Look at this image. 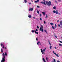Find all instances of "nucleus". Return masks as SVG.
Returning <instances> with one entry per match:
<instances>
[{"mask_svg": "<svg viewBox=\"0 0 62 62\" xmlns=\"http://www.w3.org/2000/svg\"><path fill=\"white\" fill-rule=\"evenodd\" d=\"M45 2L46 5L47 6H48L49 7H50V6L51 5V3L52 2H51V1H49L48 2L47 1H46Z\"/></svg>", "mask_w": 62, "mask_h": 62, "instance_id": "obj_1", "label": "nucleus"}, {"mask_svg": "<svg viewBox=\"0 0 62 62\" xmlns=\"http://www.w3.org/2000/svg\"><path fill=\"white\" fill-rule=\"evenodd\" d=\"M41 27L39 29V30L41 31V32H42L43 31V27L42 25H41Z\"/></svg>", "mask_w": 62, "mask_h": 62, "instance_id": "obj_2", "label": "nucleus"}, {"mask_svg": "<svg viewBox=\"0 0 62 62\" xmlns=\"http://www.w3.org/2000/svg\"><path fill=\"white\" fill-rule=\"evenodd\" d=\"M43 1L41 2L40 3L41 4H43V5H45V6H46V3H45V0H43Z\"/></svg>", "mask_w": 62, "mask_h": 62, "instance_id": "obj_3", "label": "nucleus"}, {"mask_svg": "<svg viewBox=\"0 0 62 62\" xmlns=\"http://www.w3.org/2000/svg\"><path fill=\"white\" fill-rule=\"evenodd\" d=\"M5 59H4V58H2V59L1 60V62H5Z\"/></svg>", "mask_w": 62, "mask_h": 62, "instance_id": "obj_4", "label": "nucleus"}, {"mask_svg": "<svg viewBox=\"0 0 62 62\" xmlns=\"http://www.w3.org/2000/svg\"><path fill=\"white\" fill-rule=\"evenodd\" d=\"M41 52L42 54H44V52H43V50H42V49H41Z\"/></svg>", "mask_w": 62, "mask_h": 62, "instance_id": "obj_5", "label": "nucleus"}, {"mask_svg": "<svg viewBox=\"0 0 62 62\" xmlns=\"http://www.w3.org/2000/svg\"><path fill=\"white\" fill-rule=\"evenodd\" d=\"M42 13L44 15H45V13L44 12H42Z\"/></svg>", "mask_w": 62, "mask_h": 62, "instance_id": "obj_6", "label": "nucleus"}, {"mask_svg": "<svg viewBox=\"0 0 62 62\" xmlns=\"http://www.w3.org/2000/svg\"><path fill=\"white\" fill-rule=\"evenodd\" d=\"M60 25H62V21H61L60 22Z\"/></svg>", "mask_w": 62, "mask_h": 62, "instance_id": "obj_7", "label": "nucleus"}, {"mask_svg": "<svg viewBox=\"0 0 62 62\" xmlns=\"http://www.w3.org/2000/svg\"><path fill=\"white\" fill-rule=\"evenodd\" d=\"M55 55H56V56H57V57H59V56H58V55L57 54H55Z\"/></svg>", "mask_w": 62, "mask_h": 62, "instance_id": "obj_8", "label": "nucleus"}, {"mask_svg": "<svg viewBox=\"0 0 62 62\" xmlns=\"http://www.w3.org/2000/svg\"><path fill=\"white\" fill-rule=\"evenodd\" d=\"M28 17H29V18H31V15H29Z\"/></svg>", "mask_w": 62, "mask_h": 62, "instance_id": "obj_9", "label": "nucleus"}, {"mask_svg": "<svg viewBox=\"0 0 62 62\" xmlns=\"http://www.w3.org/2000/svg\"><path fill=\"white\" fill-rule=\"evenodd\" d=\"M56 14H57V15L58 14V11H57V10L56 11Z\"/></svg>", "mask_w": 62, "mask_h": 62, "instance_id": "obj_10", "label": "nucleus"}, {"mask_svg": "<svg viewBox=\"0 0 62 62\" xmlns=\"http://www.w3.org/2000/svg\"><path fill=\"white\" fill-rule=\"evenodd\" d=\"M52 27L53 29H54V27L53 26H52Z\"/></svg>", "mask_w": 62, "mask_h": 62, "instance_id": "obj_11", "label": "nucleus"}, {"mask_svg": "<svg viewBox=\"0 0 62 62\" xmlns=\"http://www.w3.org/2000/svg\"><path fill=\"white\" fill-rule=\"evenodd\" d=\"M35 34H39V33L38 32H37V31H35Z\"/></svg>", "mask_w": 62, "mask_h": 62, "instance_id": "obj_12", "label": "nucleus"}, {"mask_svg": "<svg viewBox=\"0 0 62 62\" xmlns=\"http://www.w3.org/2000/svg\"><path fill=\"white\" fill-rule=\"evenodd\" d=\"M5 55H6V56H7V52H6L5 53Z\"/></svg>", "mask_w": 62, "mask_h": 62, "instance_id": "obj_13", "label": "nucleus"}, {"mask_svg": "<svg viewBox=\"0 0 62 62\" xmlns=\"http://www.w3.org/2000/svg\"><path fill=\"white\" fill-rule=\"evenodd\" d=\"M52 46H50L49 48L50 49H52Z\"/></svg>", "mask_w": 62, "mask_h": 62, "instance_id": "obj_14", "label": "nucleus"}, {"mask_svg": "<svg viewBox=\"0 0 62 62\" xmlns=\"http://www.w3.org/2000/svg\"><path fill=\"white\" fill-rule=\"evenodd\" d=\"M1 53H3V49H1Z\"/></svg>", "mask_w": 62, "mask_h": 62, "instance_id": "obj_15", "label": "nucleus"}, {"mask_svg": "<svg viewBox=\"0 0 62 62\" xmlns=\"http://www.w3.org/2000/svg\"><path fill=\"white\" fill-rule=\"evenodd\" d=\"M59 46H62V44H59Z\"/></svg>", "mask_w": 62, "mask_h": 62, "instance_id": "obj_16", "label": "nucleus"}, {"mask_svg": "<svg viewBox=\"0 0 62 62\" xmlns=\"http://www.w3.org/2000/svg\"><path fill=\"white\" fill-rule=\"evenodd\" d=\"M50 24L51 25H54V23H50Z\"/></svg>", "mask_w": 62, "mask_h": 62, "instance_id": "obj_17", "label": "nucleus"}, {"mask_svg": "<svg viewBox=\"0 0 62 62\" xmlns=\"http://www.w3.org/2000/svg\"><path fill=\"white\" fill-rule=\"evenodd\" d=\"M35 32V30H32V33H34Z\"/></svg>", "mask_w": 62, "mask_h": 62, "instance_id": "obj_18", "label": "nucleus"}, {"mask_svg": "<svg viewBox=\"0 0 62 62\" xmlns=\"http://www.w3.org/2000/svg\"><path fill=\"white\" fill-rule=\"evenodd\" d=\"M24 2H25L26 3H27V1H26V0H25L24 1Z\"/></svg>", "mask_w": 62, "mask_h": 62, "instance_id": "obj_19", "label": "nucleus"}, {"mask_svg": "<svg viewBox=\"0 0 62 62\" xmlns=\"http://www.w3.org/2000/svg\"><path fill=\"white\" fill-rule=\"evenodd\" d=\"M53 12L54 13H56V11H55V10H54L53 11Z\"/></svg>", "mask_w": 62, "mask_h": 62, "instance_id": "obj_20", "label": "nucleus"}, {"mask_svg": "<svg viewBox=\"0 0 62 62\" xmlns=\"http://www.w3.org/2000/svg\"><path fill=\"white\" fill-rule=\"evenodd\" d=\"M55 28H56V26H57L56 24H55Z\"/></svg>", "mask_w": 62, "mask_h": 62, "instance_id": "obj_21", "label": "nucleus"}, {"mask_svg": "<svg viewBox=\"0 0 62 62\" xmlns=\"http://www.w3.org/2000/svg\"><path fill=\"white\" fill-rule=\"evenodd\" d=\"M38 29H36V31H35V32H37V31H38Z\"/></svg>", "mask_w": 62, "mask_h": 62, "instance_id": "obj_22", "label": "nucleus"}, {"mask_svg": "<svg viewBox=\"0 0 62 62\" xmlns=\"http://www.w3.org/2000/svg\"><path fill=\"white\" fill-rule=\"evenodd\" d=\"M53 8H54V9H55V8H56V7H54Z\"/></svg>", "mask_w": 62, "mask_h": 62, "instance_id": "obj_23", "label": "nucleus"}, {"mask_svg": "<svg viewBox=\"0 0 62 62\" xmlns=\"http://www.w3.org/2000/svg\"><path fill=\"white\" fill-rule=\"evenodd\" d=\"M50 45H51V44H50V42L49 41H48Z\"/></svg>", "mask_w": 62, "mask_h": 62, "instance_id": "obj_24", "label": "nucleus"}, {"mask_svg": "<svg viewBox=\"0 0 62 62\" xmlns=\"http://www.w3.org/2000/svg\"><path fill=\"white\" fill-rule=\"evenodd\" d=\"M37 12L38 14H39V10H37Z\"/></svg>", "mask_w": 62, "mask_h": 62, "instance_id": "obj_25", "label": "nucleus"}, {"mask_svg": "<svg viewBox=\"0 0 62 62\" xmlns=\"http://www.w3.org/2000/svg\"><path fill=\"white\" fill-rule=\"evenodd\" d=\"M46 60L47 61H48V57H46Z\"/></svg>", "mask_w": 62, "mask_h": 62, "instance_id": "obj_26", "label": "nucleus"}, {"mask_svg": "<svg viewBox=\"0 0 62 62\" xmlns=\"http://www.w3.org/2000/svg\"><path fill=\"white\" fill-rule=\"evenodd\" d=\"M37 8H40V7L38 6H37Z\"/></svg>", "mask_w": 62, "mask_h": 62, "instance_id": "obj_27", "label": "nucleus"}, {"mask_svg": "<svg viewBox=\"0 0 62 62\" xmlns=\"http://www.w3.org/2000/svg\"><path fill=\"white\" fill-rule=\"evenodd\" d=\"M37 28H38V29H39V26H37Z\"/></svg>", "mask_w": 62, "mask_h": 62, "instance_id": "obj_28", "label": "nucleus"}, {"mask_svg": "<svg viewBox=\"0 0 62 62\" xmlns=\"http://www.w3.org/2000/svg\"><path fill=\"white\" fill-rule=\"evenodd\" d=\"M33 8H31V11H33Z\"/></svg>", "mask_w": 62, "mask_h": 62, "instance_id": "obj_29", "label": "nucleus"}, {"mask_svg": "<svg viewBox=\"0 0 62 62\" xmlns=\"http://www.w3.org/2000/svg\"><path fill=\"white\" fill-rule=\"evenodd\" d=\"M4 48L5 49H6V50H7V48L6 47H5Z\"/></svg>", "mask_w": 62, "mask_h": 62, "instance_id": "obj_30", "label": "nucleus"}, {"mask_svg": "<svg viewBox=\"0 0 62 62\" xmlns=\"http://www.w3.org/2000/svg\"><path fill=\"white\" fill-rule=\"evenodd\" d=\"M46 18H48V16H47V15H46Z\"/></svg>", "mask_w": 62, "mask_h": 62, "instance_id": "obj_31", "label": "nucleus"}, {"mask_svg": "<svg viewBox=\"0 0 62 62\" xmlns=\"http://www.w3.org/2000/svg\"><path fill=\"white\" fill-rule=\"evenodd\" d=\"M0 45L1 46H3V44H2V43Z\"/></svg>", "mask_w": 62, "mask_h": 62, "instance_id": "obj_32", "label": "nucleus"}, {"mask_svg": "<svg viewBox=\"0 0 62 62\" xmlns=\"http://www.w3.org/2000/svg\"><path fill=\"white\" fill-rule=\"evenodd\" d=\"M35 3H38V1H35Z\"/></svg>", "mask_w": 62, "mask_h": 62, "instance_id": "obj_33", "label": "nucleus"}, {"mask_svg": "<svg viewBox=\"0 0 62 62\" xmlns=\"http://www.w3.org/2000/svg\"><path fill=\"white\" fill-rule=\"evenodd\" d=\"M58 2H61V0H58Z\"/></svg>", "mask_w": 62, "mask_h": 62, "instance_id": "obj_34", "label": "nucleus"}, {"mask_svg": "<svg viewBox=\"0 0 62 62\" xmlns=\"http://www.w3.org/2000/svg\"><path fill=\"white\" fill-rule=\"evenodd\" d=\"M2 55L3 56H5V54H4V53H3L2 54Z\"/></svg>", "mask_w": 62, "mask_h": 62, "instance_id": "obj_35", "label": "nucleus"}, {"mask_svg": "<svg viewBox=\"0 0 62 62\" xmlns=\"http://www.w3.org/2000/svg\"><path fill=\"white\" fill-rule=\"evenodd\" d=\"M58 26H59V27H60V25L59 24H58Z\"/></svg>", "mask_w": 62, "mask_h": 62, "instance_id": "obj_36", "label": "nucleus"}, {"mask_svg": "<svg viewBox=\"0 0 62 62\" xmlns=\"http://www.w3.org/2000/svg\"><path fill=\"white\" fill-rule=\"evenodd\" d=\"M59 42H60V43H62V42L61 41H59Z\"/></svg>", "mask_w": 62, "mask_h": 62, "instance_id": "obj_37", "label": "nucleus"}, {"mask_svg": "<svg viewBox=\"0 0 62 62\" xmlns=\"http://www.w3.org/2000/svg\"><path fill=\"white\" fill-rule=\"evenodd\" d=\"M53 52L54 54H56L55 53H54V51H53Z\"/></svg>", "mask_w": 62, "mask_h": 62, "instance_id": "obj_38", "label": "nucleus"}, {"mask_svg": "<svg viewBox=\"0 0 62 62\" xmlns=\"http://www.w3.org/2000/svg\"><path fill=\"white\" fill-rule=\"evenodd\" d=\"M5 56H3V57H4L2 58H4V59H5Z\"/></svg>", "mask_w": 62, "mask_h": 62, "instance_id": "obj_39", "label": "nucleus"}, {"mask_svg": "<svg viewBox=\"0 0 62 62\" xmlns=\"http://www.w3.org/2000/svg\"><path fill=\"white\" fill-rule=\"evenodd\" d=\"M31 8H30V9H29V11H31Z\"/></svg>", "mask_w": 62, "mask_h": 62, "instance_id": "obj_40", "label": "nucleus"}, {"mask_svg": "<svg viewBox=\"0 0 62 62\" xmlns=\"http://www.w3.org/2000/svg\"><path fill=\"white\" fill-rule=\"evenodd\" d=\"M45 49H44L43 50V51L44 52H45Z\"/></svg>", "mask_w": 62, "mask_h": 62, "instance_id": "obj_41", "label": "nucleus"}, {"mask_svg": "<svg viewBox=\"0 0 62 62\" xmlns=\"http://www.w3.org/2000/svg\"><path fill=\"white\" fill-rule=\"evenodd\" d=\"M38 38H36V40L37 41H38Z\"/></svg>", "mask_w": 62, "mask_h": 62, "instance_id": "obj_42", "label": "nucleus"}, {"mask_svg": "<svg viewBox=\"0 0 62 62\" xmlns=\"http://www.w3.org/2000/svg\"><path fill=\"white\" fill-rule=\"evenodd\" d=\"M40 17H41V14H40Z\"/></svg>", "mask_w": 62, "mask_h": 62, "instance_id": "obj_43", "label": "nucleus"}, {"mask_svg": "<svg viewBox=\"0 0 62 62\" xmlns=\"http://www.w3.org/2000/svg\"><path fill=\"white\" fill-rule=\"evenodd\" d=\"M44 23H45H45H46V22H45V21H44Z\"/></svg>", "mask_w": 62, "mask_h": 62, "instance_id": "obj_44", "label": "nucleus"}, {"mask_svg": "<svg viewBox=\"0 0 62 62\" xmlns=\"http://www.w3.org/2000/svg\"><path fill=\"white\" fill-rule=\"evenodd\" d=\"M40 21H41L42 20V19H41V18H40Z\"/></svg>", "mask_w": 62, "mask_h": 62, "instance_id": "obj_45", "label": "nucleus"}, {"mask_svg": "<svg viewBox=\"0 0 62 62\" xmlns=\"http://www.w3.org/2000/svg\"><path fill=\"white\" fill-rule=\"evenodd\" d=\"M43 61H44V60H45V59H44V58H43Z\"/></svg>", "mask_w": 62, "mask_h": 62, "instance_id": "obj_46", "label": "nucleus"}, {"mask_svg": "<svg viewBox=\"0 0 62 62\" xmlns=\"http://www.w3.org/2000/svg\"><path fill=\"white\" fill-rule=\"evenodd\" d=\"M55 37L56 38H57V37L56 36H55Z\"/></svg>", "mask_w": 62, "mask_h": 62, "instance_id": "obj_47", "label": "nucleus"}, {"mask_svg": "<svg viewBox=\"0 0 62 62\" xmlns=\"http://www.w3.org/2000/svg\"><path fill=\"white\" fill-rule=\"evenodd\" d=\"M58 14H59V15H61V14H60V13H58Z\"/></svg>", "mask_w": 62, "mask_h": 62, "instance_id": "obj_48", "label": "nucleus"}, {"mask_svg": "<svg viewBox=\"0 0 62 62\" xmlns=\"http://www.w3.org/2000/svg\"><path fill=\"white\" fill-rule=\"evenodd\" d=\"M44 31L45 32H46V30H45Z\"/></svg>", "mask_w": 62, "mask_h": 62, "instance_id": "obj_49", "label": "nucleus"}, {"mask_svg": "<svg viewBox=\"0 0 62 62\" xmlns=\"http://www.w3.org/2000/svg\"><path fill=\"white\" fill-rule=\"evenodd\" d=\"M37 43H38V44L40 43V42L39 41Z\"/></svg>", "mask_w": 62, "mask_h": 62, "instance_id": "obj_50", "label": "nucleus"}, {"mask_svg": "<svg viewBox=\"0 0 62 62\" xmlns=\"http://www.w3.org/2000/svg\"><path fill=\"white\" fill-rule=\"evenodd\" d=\"M4 45H3V47L2 48H3V49H4Z\"/></svg>", "mask_w": 62, "mask_h": 62, "instance_id": "obj_51", "label": "nucleus"}, {"mask_svg": "<svg viewBox=\"0 0 62 62\" xmlns=\"http://www.w3.org/2000/svg\"><path fill=\"white\" fill-rule=\"evenodd\" d=\"M54 61H55V59H54Z\"/></svg>", "mask_w": 62, "mask_h": 62, "instance_id": "obj_52", "label": "nucleus"}, {"mask_svg": "<svg viewBox=\"0 0 62 62\" xmlns=\"http://www.w3.org/2000/svg\"><path fill=\"white\" fill-rule=\"evenodd\" d=\"M57 23H58V22H59V20H58L57 21Z\"/></svg>", "mask_w": 62, "mask_h": 62, "instance_id": "obj_53", "label": "nucleus"}, {"mask_svg": "<svg viewBox=\"0 0 62 62\" xmlns=\"http://www.w3.org/2000/svg\"><path fill=\"white\" fill-rule=\"evenodd\" d=\"M57 62H60V61H57Z\"/></svg>", "mask_w": 62, "mask_h": 62, "instance_id": "obj_54", "label": "nucleus"}, {"mask_svg": "<svg viewBox=\"0 0 62 62\" xmlns=\"http://www.w3.org/2000/svg\"><path fill=\"white\" fill-rule=\"evenodd\" d=\"M44 62H46V61H45V60H44Z\"/></svg>", "mask_w": 62, "mask_h": 62, "instance_id": "obj_55", "label": "nucleus"}, {"mask_svg": "<svg viewBox=\"0 0 62 62\" xmlns=\"http://www.w3.org/2000/svg\"><path fill=\"white\" fill-rule=\"evenodd\" d=\"M37 44L38 45H39V43H37Z\"/></svg>", "mask_w": 62, "mask_h": 62, "instance_id": "obj_56", "label": "nucleus"}, {"mask_svg": "<svg viewBox=\"0 0 62 62\" xmlns=\"http://www.w3.org/2000/svg\"><path fill=\"white\" fill-rule=\"evenodd\" d=\"M54 48H55V49H56V47H54Z\"/></svg>", "mask_w": 62, "mask_h": 62, "instance_id": "obj_57", "label": "nucleus"}, {"mask_svg": "<svg viewBox=\"0 0 62 62\" xmlns=\"http://www.w3.org/2000/svg\"><path fill=\"white\" fill-rule=\"evenodd\" d=\"M29 4L30 5L31 4V3H29Z\"/></svg>", "mask_w": 62, "mask_h": 62, "instance_id": "obj_58", "label": "nucleus"}, {"mask_svg": "<svg viewBox=\"0 0 62 62\" xmlns=\"http://www.w3.org/2000/svg\"><path fill=\"white\" fill-rule=\"evenodd\" d=\"M55 2H57V1H56L55 0Z\"/></svg>", "mask_w": 62, "mask_h": 62, "instance_id": "obj_59", "label": "nucleus"}, {"mask_svg": "<svg viewBox=\"0 0 62 62\" xmlns=\"http://www.w3.org/2000/svg\"><path fill=\"white\" fill-rule=\"evenodd\" d=\"M33 19H35V17H33Z\"/></svg>", "mask_w": 62, "mask_h": 62, "instance_id": "obj_60", "label": "nucleus"}, {"mask_svg": "<svg viewBox=\"0 0 62 62\" xmlns=\"http://www.w3.org/2000/svg\"><path fill=\"white\" fill-rule=\"evenodd\" d=\"M37 1H39V0H37Z\"/></svg>", "mask_w": 62, "mask_h": 62, "instance_id": "obj_61", "label": "nucleus"}, {"mask_svg": "<svg viewBox=\"0 0 62 62\" xmlns=\"http://www.w3.org/2000/svg\"><path fill=\"white\" fill-rule=\"evenodd\" d=\"M46 34H48V33L47 32H46Z\"/></svg>", "mask_w": 62, "mask_h": 62, "instance_id": "obj_62", "label": "nucleus"}, {"mask_svg": "<svg viewBox=\"0 0 62 62\" xmlns=\"http://www.w3.org/2000/svg\"><path fill=\"white\" fill-rule=\"evenodd\" d=\"M31 2H33V1H32V0H31Z\"/></svg>", "mask_w": 62, "mask_h": 62, "instance_id": "obj_63", "label": "nucleus"}, {"mask_svg": "<svg viewBox=\"0 0 62 62\" xmlns=\"http://www.w3.org/2000/svg\"><path fill=\"white\" fill-rule=\"evenodd\" d=\"M52 62H54V61H53Z\"/></svg>", "mask_w": 62, "mask_h": 62, "instance_id": "obj_64", "label": "nucleus"}]
</instances>
